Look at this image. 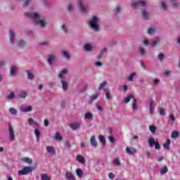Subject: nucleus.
<instances>
[{
    "label": "nucleus",
    "mask_w": 180,
    "mask_h": 180,
    "mask_svg": "<svg viewBox=\"0 0 180 180\" xmlns=\"http://www.w3.org/2000/svg\"><path fill=\"white\" fill-rule=\"evenodd\" d=\"M20 110L23 113H27V112H32L33 110V107L32 105H22Z\"/></svg>",
    "instance_id": "obj_8"
},
{
    "label": "nucleus",
    "mask_w": 180,
    "mask_h": 180,
    "mask_svg": "<svg viewBox=\"0 0 180 180\" xmlns=\"http://www.w3.org/2000/svg\"><path fill=\"white\" fill-rule=\"evenodd\" d=\"M112 162L117 167H120V165H122V162H120V160H119V158H115Z\"/></svg>",
    "instance_id": "obj_37"
},
{
    "label": "nucleus",
    "mask_w": 180,
    "mask_h": 180,
    "mask_svg": "<svg viewBox=\"0 0 180 180\" xmlns=\"http://www.w3.org/2000/svg\"><path fill=\"white\" fill-rule=\"evenodd\" d=\"M136 77H137V73L136 72H134L129 75L127 79L129 82H133V81H134V78H136Z\"/></svg>",
    "instance_id": "obj_24"
},
{
    "label": "nucleus",
    "mask_w": 180,
    "mask_h": 180,
    "mask_svg": "<svg viewBox=\"0 0 180 180\" xmlns=\"http://www.w3.org/2000/svg\"><path fill=\"white\" fill-rule=\"evenodd\" d=\"M149 130L151 131L152 134H154V133H155V130H157V127L154 125H150Z\"/></svg>",
    "instance_id": "obj_43"
},
{
    "label": "nucleus",
    "mask_w": 180,
    "mask_h": 180,
    "mask_svg": "<svg viewBox=\"0 0 180 180\" xmlns=\"http://www.w3.org/2000/svg\"><path fill=\"white\" fill-rule=\"evenodd\" d=\"M108 84V83H107L106 82H102V83L100 84L98 89H99V90L103 89V88L106 86V84Z\"/></svg>",
    "instance_id": "obj_54"
},
{
    "label": "nucleus",
    "mask_w": 180,
    "mask_h": 180,
    "mask_svg": "<svg viewBox=\"0 0 180 180\" xmlns=\"http://www.w3.org/2000/svg\"><path fill=\"white\" fill-rule=\"evenodd\" d=\"M98 23H99V18L96 16H93L89 22V25L94 32H99V25Z\"/></svg>",
    "instance_id": "obj_3"
},
{
    "label": "nucleus",
    "mask_w": 180,
    "mask_h": 180,
    "mask_svg": "<svg viewBox=\"0 0 180 180\" xmlns=\"http://www.w3.org/2000/svg\"><path fill=\"white\" fill-rule=\"evenodd\" d=\"M19 98L21 99H26L27 96V91L26 90H21L18 94Z\"/></svg>",
    "instance_id": "obj_19"
},
{
    "label": "nucleus",
    "mask_w": 180,
    "mask_h": 180,
    "mask_svg": "<svg viewBox=\"0 0 180 180\" xmlns=\"http://www.w3.org/2000/svg\"><path fill=\"white\" fill-rule=\"evenodd\" d=\"M171 146V139H167L166 142L163 143V148L167 150V151L169 150V146Z\"/></svg>",
    "instance_id": "obj_23"
},
{
    "label": "nucleus",
    "mask_w": 180,
    "mask_h": 180,
    "mask_svg": "<svg viewBox=\"0 0 180 180\" xmlns=\"http://www.w3.org/2000/svg\"><path fill=\"white\" fill-rule=\"evenodd\" d=\"M68 11L69 12H72V11H74V5H72V4H70L68 6Z\"/></svg>",
    "instance_id": "obj_53"
},
{
    "label": "nucleus",
    "mask_w": 180,
    "mask_h": 180,
    "mask_svg": "<svg viewBox=\"0 0 180 180\" xmlns=\"http://www.w3.org/2000/svg\"><path fill=\"white\" fill-rule=\"evenodd\" d=\"M55 139L57 140V141H61V140H63V136L60 135V132H56Z\"/></svg>",
    "instance_id": "obj_41"
},
{
    "label": "nucleus",
    "mask_w": 180,
    "mask_h": 180,
    "mask_svg": "<svg viewBox=\"0 0 180 180\" xmlns=\"http://www.w3.org/2000/svg\"><path fill=\"white\" fill-rule=\"evenodd\" d=\"M79 9H80L82 13H88V6L84 2V0H78L77 3Z\"/></svg>",
    "instance_id": "obj_4"
},
{
    "label": "nucleus",
    "mask_w": 180,
    "mask_h": 180,
    "mask_svg": "<svg viewBox=\"0 0 180 180\" xmlns=\"http://www.w3.org/2000/svg\"><path fill=\"white\" fill-rule=\"evenodd\" d=\"M172 6L174 8H178L179 6V3L176 2V0H169Z\"/></svg>",
    "instance_id": "obj_42"
},
{
    "label": "nucleus",
    "mask_w": 180,
    "mask_h": 180,
    "mask_svg": "<svg viewBox=\"0 0 180 180\" xmlns=\"http://www.w3.org/2000/svg\"><path fill=\"white\" fill-rule=\"evenodd\" d=\"M90 144L91 147H94V148H96L98 147V141H96V138L95 136H92L90 139Z\"/></svg>",
    "instance_id": "obj_11"
},
{
    "label": "nucleus",
    "mask_w": 180,
    "mask_h": 180,
    "mask_svg": "<svg viewBox=\"0 0 180 180\" xmlns=\"http://www.w3.org/2000/svg\"><path fill=\"white\" fill-rule=\"evenodd\" d=\"M98 139L100 140V143H101L103 146H106V139L103 135H100Z\"/></svg>",
    "instance_id": "obj_35"
},
{
    "label": "nucleus",
    "mask_w": 180,
    "mask_h": 180,
    "mask_svg": "<svg viewBox=\"0 0 180 180\" xmlns=\"http://www.w3.org/2000/svg\"><path fill=\"white\" fill-rule=\"evenodd\" d=\"M62 55L67 60H70V58H71V55H70L69 53L67 51H62Z\"/></svg>",
    "instance_id": "obj_34"
},
{
    "label": "nucleus",
    "mask_w": 180,
    "mask_h": 180,
    "mask_svg": "<svg viewBox=\"0 0 180 180\" xmlns=\"http://www.w3.org/2000/svg\"><path fill=\"white\" fill-rule=\"evenodd\" d=\"M168 172V167L167 166H165L161 170L160 174L162 175H165V174Z\"/></svg>",
    "instance_id": "obj_45"
},
{
    "label": "nucleus",
    "mask_w": 180,
    "mask_h": 180,
    "mask_svg": "<svg viewBox=\"0 0 180 180\" xmlns=\"http://www.w3.org/2000/svg\"><path fill=\"white\" fill-rule=\"evenodd\" d=\"M77 160L81 164H85V158L82 155H77Z\"/></svg>",
    "instance_id": "obj_32"
},
{
    "label": "nucleus",
    "mask_w": 180,
    "mask_h": 180,
    "mask_svg": "<svg viewBox=\"0 0 180 180\" xmlns=\"http://www.w3.org/2000/svg\"><path fill=\"white\" fill-rule=\"evenodd\" d=\"M149 112L150 115H154V102L153 100H150L149 102Z\"/></svg>",
    "instance_id": "obj_17"
},
{
    "label": "nucleus",
    "mask_w": 180,
    "mask_h": 180,
    "mask_svg": "<svg viewBox=\"0 0 180 180\" xmlns=\"http://www.w3.org/2000/svg\"><path fill=\"white\" fill-rule=\"evenodd\" d=\"M148 143H149V147H153V146H155V150L161 149V146H160V143H158V142H155V139L153 138H149Z\"/></svg>",
    "instance_id": "obj_6"
},
{
    "label": "nucleus",
    "mask_w": 180,
    "mask_h": 180,
    "mask_svg": "<svg viewBox=\"0 0 180 180\" xmlns=\"http://www.w3.org/2000/svg\"><path fill=\"white\" fill-rule=\"evenodd\" d=\"M94 65L96 67H102V65H103V63H102V62L97 61L94 63Z\"/></svg>",
    "instance_id": "obj_59"
},
{
    "label": "nucleus",
    "mask_w": 180,
    "mask_h": 180,
    "mask_svg": "<svg viewBox=\"0 0 180 180\" xmlns=\"http://www.w3.org/2000/svg\"><path fill=\"white\" fill-rule=\"evenodd\" d=\"M15 31L13 30H10L9 39L11 44H15Z\"/></svg>",
    "instance_id": "obj_14"
},
{
    "label": "nucleus",
    "mask_w": 180,
    "mask_h": 180,
    "mask_svg": "<svg viewBox=\"0 0 180 180\" xmlns=\"http://www.w3.org/2000/svg\"><path fill=\"white\" fill-rule=\"evenodd\" d=\"M68 69H67V68L63 69L58 75V77L60 78V79H64V78H65V75H66V74H68Z\"/></svg>",
    "instance_id": "obj_12"
},
{
    "label": "nucleus",
    "mask_w": 180,
    "mask_h": 180,
    "mask_svg": "<svg viewBox=\"0 0 180 180\" xmlns=\"http://www.w3.org/2000/svg\"><path fill=\"white\" fill-rule=\"evenodd\" d=\"M84 50H86V51H92V46H91V44H86L84 46Z\"/></svg>",
    "instance_id": "obj_40"
},
{
    "label": "nucleus",
    "mask_w": 180,
    "mask_h": 180,
    "mask_svg": "<svg viewBox=\"0 0 180 180\" xmlns=\"http://www.w3.org/2000/svg\"><path fill=\"white\" fill-rule=\"evenodd\" d=\"M160 7L162 11H167L168 9V5L165 1L160 2Z\"/></svg>",
    "instance_id": "obj_30"
},
{
    "label": "nucleus",
    "mask_w": 180,
    "mask_h": 180,
    "mask_svg": "<svg viewBox=\"0 0 180 180\" xmlns=\"http://www.w3.org/2000/svg\"><path fill=\"white\" fill-rule=\"evenodd\" d=\"M34 134H35V137L37 139V143H39V141H40V136H41V133H40V130H39V129H34Z\"/></svg>",
    "instance_id": "obj_28"
},
{
    "label": "nucleus",
    "mask_w": 180,
    "mask_h": 180,
    "mask_svg": "<svg viewBox=\"0 0 180 180\" xmlns=\"http://www.w3.org/2000/svg\"><path fill=\"white\" fill-rule=\"evenodd\" d=\"M32 171H33L32 167H25L22 170L18 171V175H27V174H30Z\"/></svg>",
    "instance_id": "obj_5"
},
{
    "label": "nucleus",
    "mask_w": 180,
    "mask_h": 180,
    "mask_svg": "<svg viewBox=\"0 0 180 180\" xmlns=\"http://www.w3.org/2000/svg\"><path fill=\"white\" fill-rule=\"evenodd\" d=\"M143 44H144V46H148V45H150V41L147 39L144 40L143 41Z\"/></svg>",
    "instance_id": "obj_64"
},
{
    "label": "nucleus",
    "mask_w": 180,
    "mask_h": 180,
    "mask_svg": "<svg viewBox=\"0 0 180 180\" xmlns=\"http://www.w3.org/2000/svg\"><path fill=\"white\" fill-rule=\"evenodd\" d=\"M157 32H158V30L155 27H150L147 30V33L149 36H154Z\"/></svg>",
    "instance_id": "obj_16"
},
{
    "label": "nucleus",
    "mask_w": 180,
    "mask_h": 180,
    "mask_svg": "<svg viewBox=\"0 0 180 180\" xmlns=\"http://www.w3.org/2000/svg\"><path fill=\"white\" fill-rule=\"evenodd\" d=\"M22 161H24L25 162H27V164H32V162H33V160H32V159L29 158H24L22 159Z\"/></svg>",
    "instance_id": "obj_49"
},
{
    "label": "nucleus",
    "mask_w": 180,
    "mask_h": 180,
    "mask_svg": "<svg viewBox=\"0 0 180 180\" xmlns=\"http://www.w3.org/2000/svg\"><path fill=\"white\" fill-rule=\"evenodd\" d=\"M76 174H77L78 178H82V175H84V171H82V169H81L79 168L77 169Z\"/></svg>",
    "instance_id": "obj_33"
},
{
    "label": "nucleus",
    "mask_w": 180,
    "mask_h": 180,
    "mask_svg": "<svg viewBox=\"0 0 180 180\" xmlns=\"http://www.w3.org/2000/svg\"><path fill=\"white\" fill-rule=\"evenodd\" d=\"M139 53L141 56H145L146 55V49L143 47L139 48Z\"/></svg>",
    "instance_id": "obj_51"
},
{
    "label": "nucleus",
    "mask_w": 180,
    "mask_h": 180,
    "mask_svg": "<svg viewBox=\"0 0 180 180\" xmlns=\"http://www.w3.org/2000/svg\"><path fill=\"white\" fill-rule=\"evenodd\" d=\"M6 65V62L5 60H0V67H4V65Z\"/></svg>",
    "instance_id": "obj_63"
},
{
    "label": "nucleus",
    "mask_w": 180,
    "mask_h": 180,
    "mask_svg": "<svg viewBox=\"0 0 180 180\" xmlns=\"http://www.w3.org/2000/svg\"><path fill=\"white\" fill-rule=\"evenodd\" d=\"M103 91L105 94V96L107 99L108 100L112 99V96H110V90H109V89H103Z\"/></svg>",
    "instance_id": "obj_31"
},
{
    "label": "nucleus",
    "mask_w": 180,
    "mask_h": 180,
    "mask_svg": "<svg viewBox=\"0 0 180 180\" xmlns=\"http://www.w3.org/2000/svg\"><path fill=\"white\" fill-rule=\"evenodd\" d=\"M108 140L109 141H110V143H112V144L115 143V142L116 141V140H115V137L110 136H108Z\"/></svg>",
    "instance_id": "obj_58"
},
{
    "label": "nucleus",
    "mask_w": 180,
    "mask_h": 180,
    "mask_svg": "<svg viewBox=\"0 0 180 180\" xmlns=\"http://www.w3.org/2000/svg\"><path fill=\"white\" fill-rule=\"evenodd\" d=\"M41 180H51L49 176H47V174H41Z\"/></svg>",
    "instance_id": "obj_46"
},
{
    "label": "nucleus",
    "mask_w": 180,
    "mask_h": 180,
    "mask_svg": "<svg viewBox=\"0 0 180 180\" xmlns=\"http://www.w3.org/2000/svg\"><path fill=\"white\" fill-rule=\"evenodd\" d=\"M8 136L10 141H15V130L12 127V125H8Z\"/></svg>",
    "instance_id": "obj_7"
},
{
    "label": "nucleus",
    "mask_w": 180,
    "mask_h": 180,
    "mask_svg": "<svg viewBox=\"0 0 180 180\" xmlns=\"http://www.w3.org/2000/svg\"><path fill=\"white\" fill-rule=\"evenodd\" d=\"M25 16L32 19L37 26H39L40 27H45L47 25L46 20L43 19V18H41V16H40L38 13H26Z\"/></svg>",
    "instance_id": "obj_2"
},
{
    "label": "nucleus",
    "mask_w": 180,
    "mask_h": 180,
    "mask_svg": "<svg viewBox=\"0 0 180 180\" xmlns=\"http://www.w3.org/2000/svg\"><path fill=\"white\" fill-rule=\"evenodd\" d=\"M85 120H92L94 119V114L91 112H87L84 114Z\"/></svg>",
    "instance_id": "obj_21"
},
{
    "label": "nucleus",
    "mask_w": 180,
    "mask_h": 180,
    "mask_svg": "<svg viewBox=\"0 0 180 180\" xmlns=\"http://www.w3.org/2000/svg\"><path fill=\"white\" fill-rule=\"evenodd\" d=\"M26 44H27L26 41L23 40H20V41L18 42V47H25Z\"/></svg>",
    "instance_id": "obj_44"
},
{
    "label": "nucleus",
    "mask_w": 180,
    "mask_h": 180,
    "mask_svg": "<svg viewBox=\"0 0 180 180\" xmlns=\"http://www.w3.org/2000/svg\"><path fill=\"white\" fill-rule=\"evenodd\" d=\"M16 70H18V68L16 66H13L10 70L11 75H16Z\"/></svg>",
    "instance_id": "obj_38"
},
{
    "label": "nucleus",
    "mask_w": 180,
    "mask_h": 180,
    "mask_svg": "<svg viewBox=\"0 0 180 180\" xmlns=\"http://www.w3.org/2000/svg\"><path fill=\"white\" fill-rule=\"evenodd\" d=\"M164 58H165V55H164V53H160L158 56V59L159 60V61H163Z\"/></svg>",
    "instance_id": "obj_48"
},
{
    "label": "nucleus",
    "mask_w": 180,
    "mask_h": 180,
    "mask_svg": "<svg viewBox=\"0 0 180 180\" xmlns=\"http://www.w3.org/2000/svg\"><path fill=\"white\" fill-rule=\"evenodd\" d=\"M108 178H109L110 179H115V174H113V173H109V174H108Z\"/></svg>",
    "instance_id": "obj_61"
},
{
    "label": "nucleus",
    "mask_w": 180,
    "mask_h": 180,
    "mask_svg": "<svg viewBox=\"0 0 180 180\" xmlns=\"http://www.w3.org/2000/svg\"><path fill=\"white\" fill-rule=\"evenodd\" d=\"M46 151L52 155H56V149H54L53 146H46Z\"/></svg>",
    "instance_id": "obj_27"
},
{
    "label": "nucleus",
    "mask_w": 180,
    "mask_h": 180,
    "mask_svg": "<svg viewBox=\"0 0 180 180\" xmlns=\"http://www.w3.org/2000/svg\"><path fill=\"white\" fill-rule=\"evenodd\" d=\"M131 108H132L133 110H137V108H138L137 100L136 98H134V100H133Z\"/></svg>",
    "instance_id": "obj_36"
},
{
    "label": "nucleus",
    "mask_w": 180,
    "mask_h": 180,
    "mask_svg": "<svg viewBox=\"0 0 180 180\" xmlns=\"http://www.w3.org/2000/svg\"><path fill=\"white\" fill-rule=\"evenodd\" d=\"M60 82L62 84V87L63 91H66L68 90V82H67L65 80H60Z\"/></svg>",
    "instance_id": "obj_25"
},
{
    "label": "nucleus",
    "mask_w": 180,
    "mask_h": 180,
    "mask_svg": "<svg viewBox=\"0 0 180 180\" xmlns=\"http://www.w3.org/2000/svg\"><path fill=\"white\" fill-rule=\"evenodd\" d=\"M122 11H123V7L117 6V7H116L115 12V13H120V12H122Z\"/></svg>",
    "instance_id": "obj_50"
},
{
    "label": "nucleus",
    "mask_w": 180,
    "mask_h": 180,
    "mask_svg": "<svg viewBox=\"0 0 180 180\" xmlns=\"http://www.w3.org/2000/svg\"><path fill=\"white\" fill-rule=\"evenodd\" d=\"M131 6L132 9H136V8H145V9H142L141 11V16L146 20H148L150 18H151V12L147 8V3L143 0L139 1H132L131 2Z\"/></svg>",
    "instance_id": "obj_1"
},
{
    "label": "nucleus",
    "mask_w": 180,
    "mask_h": 180,
    "mask_svg": "<svg viewBox=\"0 0 180 180\" xmlns=\"http://www.w3.org/2000/svg\"><path fill=\"white\" fill-rule=\"evenodd\" d=\"M126 152L127 153V154L131 155V154H136V153H137V150L134 148L127 147Z\"/></svg>",
    "instance_id": "obj_26"
},
{
    "label": "nucleus",
    "mask_w": 180,
    "mask_h": 180,
    "mask_svg": "<svg viewBox=\"0 0 180 180\" xmlns=\"http://www.w3.org/2000/svg\"><path fill=\"white\" fill-rule=\"evenodd\" d=\"M105 54H108V49H106V48L103 49L100 51L98 55L96 56L97 60H101V58H102L103 57V56H105Z\"/></svg>",
    "instance_id": "obj_13"
},
{
    "label": "nucleus",
    "mask_w": 180,
    "mask_h": 180,
    "mask_svg": "<svg viewBox=\"0 0 180 180\" xmlns=\"http://www.w3.org/2000/svg\"><path fill=\"white\" fill-rule=\"evenodd\" d=\"M65 178L68 180H75V176L72 174V172H67L65 173Z\"/></svg>",
    "instance_id": "obj_18"
},
{
    "label": "nucleus",
    "mask_w": 180,
    "mask_h": 180,
    "mask_svg": "<svg viewBox=\"0 0 180 180\" xmlns=\"http://www.w3.org/2000/svg\"><path fill=\"white\" fill-rule=\"evenodd\" d=\"M158 44V41H153V43L150 44L151 47H155Z\"/></svg>",
    "instance_id": "obj_62"
},
{
    "label": "nucleus",
    "mask_w": 180,
    "mask_h": 180,
    "mask_svg": "<svg viewBox=\"0 0 180 180\" xmlns=\"http://www.w3.org/2000/svg\"><path fill=\"white\" fill-rule=\"evenodd\" d=\"M41 2L44 6H49L50 5V2L49 1V0H41Z\"/></svg>",
    "instance_id": "obj_55"
},
{
    "label": "nucleus",
    "mask_w": 180,
    "mask_h": 180,
    "mask_svg": "<svg viewBox=\"0 0 180 180\" xmlns=\"http://www.w3.org/2000/svg\"><path fill=\"white\" fill-rule=\"evenodd\" d=\"M160 115L165 116V110L164 108H160Z\"/></svg>",
    "instance_id": "obj_60"
},
{
    "label": "nucleus",
    "mask_w": 180,
    "mask_h": 180,
    "mask_svg": "<svg viewBox=\"0 0 180 180\" xmlns=\"http://www.w3.org/2000/svg\"><path fill=\"white\" fill-rule=\"evenodd\" d=\"M61 29L62 30L65 32V33H67V32H68V28L67 27V25H63L61 26Z\"/></svg>",
    "instance_id": "obj_57"
},
{
    "label": "nucleus",
    "mask_w": 180,
    "mask_h": 180,
    "mask_svg": "<svg viewBox=\"0 0 180 180\" xmlns=\"http://www.w3.org/2000/svg\"><path fill=\"white\" fill-rule=\"evenodd\" d=\"M134 101L135 99L134 96H133V94H129L127 96V97H126L124 100H123V103H129V102H130V101Z\"/></svg>",
    "instance_id": "obj_22"
},
{
    "label": "nucleus",
    "mask_w": 180,
    "mask_h": 180,
    "mask_svg": "<svg viewBox=\"0 0 180 180\" xmlns=\"http://www.w3.org/2000/svg\"><path fill=\"white\" fill-rule=\"evenodd\" d=\"M56 60V55L54 54H49L48 55L47 63L49 65H52L53 63Z\"/></svg>",
    "instance_id": "obj_10"
},
{
    "label": "nucleus",
    "mask_w": 180,
    "mask_h": 180,
    "mask_svg": "<svg viewBox=\"0 0 180 180\" xmlns=\"http://www.w3.org/2000/svg\"><path fill=\"white\" fill-rule=\"evenodd\" d=\"M178 137H179V132L178 131L172 132V139H178Z\"/></svg>",
    "instance_id": "obj_39"
},
{
    "label": "nucleus",
    "mask_w": 180,
    "mask_h": 180,
    "mask_svg": "<svg viewBox=\"0 0 180 180\" xmlns=\"http://www.w3.org/2000/svg\"><path fill=\"white\" fill-rule=\"evenodd\" d=\"M49 44H50V41H44L39 43L40 46H49Z\"/></svg>",
    "instance_id": "obj_56"
},
{
    "label": "nucleus",
    "mask_w": 180,
    "mask_h": 180,
    "mask_svg": "<svg viewBox=\"0 0 180 180\" xmlns=\"http://www.w3.org/2000/svg\"><path fill=\"white\" fill-rule=\"evenodd\" d=\"M69 127L73 130H78L81 127V124L79 122L71 123L69 124Z\"/></svg>",
    "instance_id": "obj_15"
},
{
    "label": "nucleus",
    "mask_w": 180,
    "mask_h": 180,
    "mask_svg": "<svg viewBox=\"0 0 180 180\" xmlns=\"http://www.w3.org/2000/svg\"><path fill=\"white\" fill-rule=\"evenodd\" d=\"M7 98L8 99H15V93L11 92L10 94L7 96Z\"/></svg>",
    "instance_id": "obj_52"
},
{
    "label": "nucleus",
    "mask_w": 180,
    "mask_h": 180,
    "mask_svg": "<svg viewBox=\"0 0 180 180\" xmlns=\"http://www.w3.org/2000/svg\"><path fill=\"white\" fill-rule=\"evenodd\" d=\"M9 112L11 115H18V110L16 108H11L9 109Z\"/></svg>",
    "instance_id": "obj_47"
},
{
    "label": "nucleus",
    "mask_w": 180,
    "mask_h": 180,
    "mask_svg": "<svg viewBox=\"0 0 180 180\" xmlns=\"http://www.w3.org/2000/svg\"><path fill=\"white\" fill-rule=\"evenodd\" d=\"M28 124L29 126H31V127H34L36 129V127H39V124L37 122L34 121L33 118H29L28 119Z\"/></svg>",
    "instance_id": "obj_9"
},
{
    "label": "nucleus",
    "mask_w": 180,
    "mask_h": 180,
    "mask_svg": "<svg viewBox=\"0 0 180 180\" xmlns=\"http://www.w3.org/2000/svg\"><path fill=\"white\" fill-rule=\"evenodd\" d=\"M99 96L98 94H93L91 96H90L89 100V103H94L96 99H98Z\"/></svg>",
    "instance_id": "obj_20"
},
{
    "label": "nucleus",
    "mask_w": 180,
    "mask_h": 180,
    "mask_svg": "<svg viewBox=\"0 0 180 180\" xmlns=\"http://www.w3.org/2000/svg\"><path fill=\"white\" fill-rule=\"evenodd\" d=\"M26 72L28 79H30L31 81L34 79V75L32 72V70H27Z\"/></svg>",
    "instance_id": "obj_29"
}]
</instances>
